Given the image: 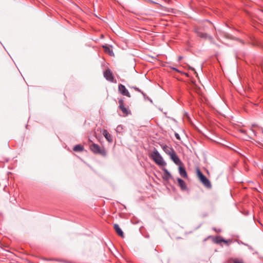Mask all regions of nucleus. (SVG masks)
I'll use <instances>...</instances> for the list:
<instances>
[{"label":"nucleus","mask_w":263,"mask_h":263,"mask_svg":"<svg viewBox=\"0 0 263 263\" xmlns=\"http://www.w3.org/2000/svg\"><path fill=\"white\" fill-rule=\"evenodd\" d=\"M251 130L254 133L255 135H256V132L252 129H251Z\"/></svg>","instance_id":"26"},{"label":"nucleus","mask_w":263,"mask_h":263,"mask_svg":"<svg viewBox=\"0 0 263 263\" xmlns=\"http://www.w3.org/2000/svg\"><path fill=\"white\" fill-rule=\"evenodd\" d=\"M195 31L196 33L197 36L201 38L207 39L209 37V35L206 33L201 32L198 29H195Z\"/></svg>","instance_id":"13"},{"label":"nucleus","mask_w":263,"mask_h":263,"mask_svg":"<svg viewBox=\"0 0 263 263\" xmlns=\"http://www.w3.org/2000/svg\"><path fill=\"white\" fill-rule=\"evenodd\" d=\"M182 57H179L178 58V61H180L182 60Z\"/></svg>","instance_id":"23"},{"label":"nucleus","mask_w":263,"mask_h":263,"mask_svg":"<svg viewBox=\"0 0 263 263\" xmlns=\"http://www.w3.org/2000/svg\"><path fill=\"white\" fill-rule=\"evenodd\" d=\"M223 242L226 243L227 246H229L232 242V239L226 240L224 239V241H223Z\"/></svg>","instance_id":"21"},{"label":"nucleus","mask_w":263,"mask_h":263,"mask_svg":"<svg viewBox=\"0 0 263 263\" xmlns=\"http://www.w3.org/2000/svg\"><path fill=\"white\" fill-rule=\"evenodd\" d=\"M123 126L121 125H118L116 129L117 133H121L123 132Z\"/></svg>","instance_id":"19"},{"label":"nucleus","mask_w":263,"mask_h":263,"mask_svg":"<svg viewBox=\"0 0 263 263\" xmlns=\"http://www.w3.org/2000/svg\"><path fill=\"white\" fill-rule=\"evenodd\" d=\"M118 91L123 96H126L128 98L131 97V95L128 90L126 88L125 86L122 84L118 85Z\"/></svg>","instance_id":"5"},{"label":"nucleus","mask_w":263,"mask_h":263,"mask_svg":"<svg viewBox=\"0 0 263 263\" xmlns=\"http://www.w3.org/2000/svg\"><path fill=\"white\" fill-rule=\"evenodd\" d=\"M83 149H84L83 146L80 144L76 145L73 148V150L74 152H82L83 151Z\"/></svg>","instance_id":"16"},{"label":"nucleus","mask_w":263,"mask_h":263,"mask_svg":"<svg viewBox=\"0 0 263 263\" xmlns=\"http://www.w3.org/2000/svg\"><path fill=\"white\" fill-rule=\"evenodd\" d=\"M196 171L198 177L202 183L205 187L211 188L212 185L210 180L202 174L199 168H197Z\"/></svg>","instance_id":"3"},{"label":"nucleus","mask_w":263,"mask_h":263,"mask_svg":"<svg viewBox=\"0 0 263 263\" xmlns=\"http://www.w3.org/2000/svg\"><path fill=\"white\" fill-rule=\"evenodd\" d=\"M214 230L216 232H220V230H217V231H216L215 229H214Z\"/></svg>","instance_id":"25"},{"label":"nucleus","mask_w":263,"mask_h":263,"mask_svg":"<svg viewBox=\"0 0 263 263\" xmlns=\"http://www.w3.org/2000/svg\"><path fill=\"white\" fill-rule=\"evenodd\" d=\"M119 107L121 110L123 116H127L130 114V111L128 109V108L124 106L123 99L119 100Z\"/></svg>","instance_id":"4"},{"label":"nucleus","mask_w":263,"mask_h":263,"mask_svg":"<svg viewBox=\"0 0 263 263\" xmlns=\"http://www.w3.org/2000/svg\"><path fill=\"white\" fill-rule=\"evenodd\" d=\"M240 132H241V133H245V132H245V130H241V129L240 130Z\"/></svg>","instance_id":"24"},{"label":"nucleus","mask_w":263,"mask_h":263,"mask_svg":"<svg viewBox=\"0 0 263 263\" xmlns=\"http://www.w3.org/2000/svg\"><path fill=\"white\" fill-rule=\"evenodd\" d=\"M104 78L108 81L110 82H116L115 78L112 74V72L109 69H106L103 73Z\"/></svg>","instance_id":"6"},{"label":"nucleus","mask_w":263,"mask_h":263,"mask_svg":"<svg viewBox=\"0 0 263 263\" xmlns=\"http://www.w3.org/2000/svg\"><path fill=\"white\" fill-rule=\"evenodd\" d=\"M255 126H256V125L255 124H253L252 125V127H255Z\"/></svg>","instance_id":"28"},{"label":"nucleus","mask_w":263,"mask_h":263,"mask_svg":"<svg viewBox=\"0 0 263 263\" xmlns=\"http://www.w3.org/2000/svg\"><path fill=\"white\" fill-rule=\"evenodd\" d=\"M213 241L216 244H220L221 242L224 241V239L220 236H217L212 237Z\"/></svg>","instance_id":"14"},{"label":"nucleus","mask_w":263,"mask_h":263,"mask_svg":"<svg viewBox=\"0 0 263 263\" xmlns=\"http://www.w3.org/2000/svg\"><path fill=\"white\" fill-rule=\"evenodd\" d=\"M151 3H155L154 2H153L152 1H149Z\"/></svg>","instance_id":"29"},{"label":"nucleus","mask_w":263,"mask_h":263,"mask_svg":"<svg viewBox=\"0 0 263 263\" xmlns=\"http://www.w3.org/2000/svg\"><path fill=\"white\" fill-rule=\"evenodd\" d=\"M132 88H133L134 89H135L137 91L141 92L142 94V95L143 96V97L144 98H145V97H146L145 94L142 90H141L139 88H138L137 87L133 86Z\"/></svg>","instance_id":"20"},{"label":"nucleus","mask_w":263,"mask_h":263,"mask_svg":"<svg viewBox=\"0 0 263 263\" xmlns=\"http://www.w3.org/2000/svg\"><path fill=\"white\" fill-rule=\"evenodd\" d=\"M102 134L109 143H112L113 142L112 136L107 132V130L104 129L102 132Z\"/></svg>","instance_id":"9"},{"label":"nucleus","mask_w":263,"mask_h":263,"mask_svg":"<svg viewBox=\"0 0 263 263\" xmlns=\"http://www.w3.org/2000/svg\"><path fill=\"white\" fill-rule=\"evenodd\" d=\"M179 166V172L180 175L184 178H187V175L185 168L181 165Z\"/></svg>","instance_id":"11"},{"label":"nucleus","mask_w":263,"mask_h":263,"mask_svg":"<svg viewBox=\"0 0 263 263\" xmlns=\"http://www.w3.org/2000/svg\"><path fill=\"white\" fill-rule=\"evenodd\" d=\"M90 149L95 154H100L102 156H106V151L104 147H100L99 145L92 143L89 146Z\"/></svg>","instance_id":"2"},{"label":"nucleus","mask_w":263,"mask_h":263,"mask_svg":"<svg viewBox=\"0 0 263 263\" xmlns=\"http://www.w3.org/2000/svg\"><path fill=\"white\" fill-rule=\"evenodd\" d=\"M151 157L154 162L159 166H164L166 165V162L164 161L162 156L160 155L158 151L155 148L152 153Z\"/></svg>","instance_id":"1"},{"label":"nucleus","mask_w":263,"mask_h":263,"mask_svg":"<svg viewBox=\"0 0 263 263\" xmlns=\"http://www.w3.org/2000/svg\"><path fill=\"white\" fill-rule=\"evenodd\" d=\"M171 159L176 164L178 165H181L182 162L177 155L175 151H174L170 155Z\"/></svg>","instance_id":"7"},{"label":"nucleus","mask_w":263,"mask_h":263,"mask_svg":"<svg viewBox=\"0 0 263 263\" xmlns=\"http://www.w3.org/2000/svg\"><path fill=\"white\" fill-rule=\"evenodd\" d=\"M162 170L164 172V174L163 175V179L166 180H169L170 179L172 178V176L171 174L166 168H163Z\"/></svg>","instance_id":"10"},{"label":"nucleus","mask_w":263,"mask_h":263,"mask_svg":"<svg viewBox=\"0 0 263 263\" xmlns=\"http://www.w3.org/2000/svg\"><path fill=\"white\" fill-rule=\"evenodd\" d=\"M262 134H263V129H262Z\"/></svg>","instance_id":"30"},{"label":"nucleus","mask_w":263,"mask_h":263,"mask_svg":"<svg viewBox=\"0 0 263 263\" xmlns=\"http://www.w3.org/2000/svg\"><path fill=\"white\" fill-rule=\"evenodd\" d=\"M161 147L164 152L168 155L171 154L175 150L171 147L168 146L166 144L162 143L160 144Z\"/></svg>","instance_id":"8"},{"label":"nucleus","mask_w":263,"mask_h":263,"mask_svg":"<svg viewBox=\"0 0 263 263\" xmlns=\"http://www.w3.org/2000/svg\"><path fill=\"white\" fill-rule=\"evenodd\" d=\"M114 228L119 236L121 237H124V233L118 224H114Z\"/></svg>","instance_id":"12"},{"label":"nucleus","mask_w":263,"mask_h":263,"mask_svg":"<svg viewBox=\"0 0 263 263\" xmlns=\"http://www.w3.org/2000/svg\"><path fill=\"white\" fill-rule=\"evenodd\" d=\"M173 70H176V71H178V70L176 68H173Z\"/></svg>","instance_id":"27"},{"label":"nucleus","mask_w":263,"mask_h":263,"mask_svg":"<svg viewBox=\"0 0 263 263\" xmlns=\"http://www.w3.org/2000/svg\"><path fill=\"white\" fill-rule=\"evenodd\" d=\"M177 181L179 185L182 190H185L186 188L185 182L182 179L178 178Z\"/></svg>","instance_id":"15"},{"label":"nucleus","mask_w":263,"mask_h":263,"mask_svg":"<svg viewBox=\"0 0 263 263\" xmlns=\"http://www.w3.org/2000/svg\"><path fill=\"white\" fill-rule=\"evenodd\" d=\"M103 47L105 49V52L108 53L110 56L114 55V54L113 51L110 48L106 46H103Z\"/></svg>","instance_id":"17"},{"label":"nucleus","mask_w":263,"mask_h":263,"mask_svg":"<svg viewBox=\"0 0 263 263\" xmlns=\"http://www.w3.org/2000/svg\"><path fill=\"white\" fill-rule=\"evenodd\" d=\"M175 137H176L177 139H180V137H179V135L178 134L176 133L175 134Z\"/></svg>","instance_id":"22"},{"label":"nucleus","mask_w":263,"mask_h":263,"mask_svg":"<svg viewBox=\"0 0 263 263\" xmlns=\"http://www.w3.org/2000/svg\"><path fill=\"white\" fill-rule=\"evenodd\" d=\"M229 263H243V261L238 259H231L229 260Z\"/></svg>","instance_id":"18"}]
</instances>
